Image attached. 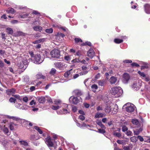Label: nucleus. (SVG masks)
<instances>
[{
  "label": "nucleus",
  "instance_id": "obj_1",
  "mask_svg": "<svg viewBox=\"0 0 150 150\" xmlns=\"http://www.w3.org/2000/svg\"><path fill=\"white\" fill-rule=\"evenodd\" d=\"M109 91L113 97L117 98L120 97L122 93V90L120 87H114L109 89Z\"/></svg>",
  "mask_w": 150,
  "mask_h": 150
},
{
  "label": "nucleus",
  "instance_id": "obj_2",
  "mask_svg": "<svg viewBox=\"0 0 150 150\" xmlns=\"http://www.w3.org/2000/svg\"><path fill=\"white\" fill-rule=\"evenodd\" d=\"M44 59L41 57L40 54H37L35 55L34 59H33V62L36 64H40L43 61Z\"/></svg>",
  "mask_w": 150,
  "mask_h": 150
},
{
  "label": "nucleus",
  "instance_id": "obj_3",
  "mask_svg": "<svg viewBox=\"0 0 150 150\" xmlns=\"http://www.w3.org/2000/svg\"><path fill=\"white\" fill-rule=\"evenodd\" d=\"M60 51L59 50L54 49L51 51L50 54L52 57L59 58L60 56Z\"/></svg>",
  "mask_w": 150,
  "mask_h": 150
},
{
  "label": "nucleus",
  "instance_id": "obj_4",
  "mask_svg": "<svg viewBox=\"0 0 150 150\" xmlns=\"http://www.w3.org/2000/svg\"><path fill=\"white\" fill-rule=\"evenodd\" d=\"M124 106H126V110L128 112H132L134 110V105L133 104L128 103L125 104Z\"/></svg>",
  "mask_w": 150,
  "mask_h": 150
},
{
  "label": "nucleus",
  "instance_id": "obj_5",
  "mask_svg": "<svg viewBox=\"0 0 150 150\" xmlns=\"http://www.w3.org/2000/svg\"><path fill=\"white\" fill-rule=\"evenodd\" d=\"M45 143L48 147H52L54 146V143L50 136H48L45 139Z\"/></svg>",
  "mask_w": 150,
  "mask_h": 150
},
{
  "label": "nucleus",
  "instance_id": "obj_6",
  "mask_svg": "<svg viewBox=\"0 0 150 150\" xmlns=\"http://www.w3.org/2000/svg\"><path fill=\"white\" fill-rule=\"evenodd\" d=\"M69 100L70 101H71L73 104H76L79 101H82V99L81 97H80V99H79L77 97L72 96L70 98Z\"/></svg>",
  "mask_w": 150,
  "mask_h": 150
},
{
  "label": "nucleus",
  "instance_id": "obj_7",
  "mask_svg": "<svg viewBox=\"0 0 150 150\" xmlns=\"http://www.w3.org/2000/svg\"><path fill=\"white\" fill-rule=\"evenodd\" d=\"M55 67L56 68L59 69L61 70L64 69V64L61 62H56L54 64Z\"/></svg>",
  "mask_w": 150,
  "mask_h": 150
},
{
  "label": "nucleus",
  "instance_id": "obj_8",
  "mask_svg": "<svg viewBox=\"0 0 150 150\" xmlns=\"http://www.w3.org/2000/svg\"><path fill=\"white\" fill-rule=\"evenodd\" d=\"M145 12L147 14H150V5L146 4L144 5Z\"/></svg>",
  "mask_w": 150,
  "mask_h": 150
},
{
  "label": "nucleus",
  "instance_id": "obj_9",
  "mask_svg": "<svg viewBox=\"0 0 150 150\" xmlns=\"http://www.w3.org/2000/svg\"><path fill=\"white\" fill-rule=\"evenodd\" d=\"M87 55L90 58H92L94 55V52L93 49H90L87 52Z\"/></svg>",
  "mask_w": 150,
  "mask_h": 150
},
{
  "label": "nucleus",
  "instance_id": "obj_10",
  "mask_svg": "<svg viewBox=\"0 0 150 150\" xmlns=\"http://www.w3.org/2000/svg\"><path fill=\"white\" fill-rule=\"evenodd\" d=\"M16 90L14 88L8 89L6 90V93L8 95H13L15 93Z\"/></svg>",
  "mask_w": 150,
  "mask_h": 150
},
{
  "label": "nucleus",
  "instance_id": "obj_11",
  "mask_svg": "<svg viewBox=\"0 0 150 150\" xmlns=\"http://www.w3.org/2000/svg\"><path fill=\"white\" fill-rule=\"evenodd\" d=\"M88 73V71H85L83 72H81L79 74H75L73 76L72 79H75L78 77L79 76L84 75Z\"/></svg>",
  "mask_w": 150,
  "mask_h": 150
},
{
  "label": "nucleus",
  "instance_id": "obj_12",
  "mask_svg": "<svg viewBox=\"0 0 150 150\" xmlns=\"http://www.w3.org/2000/svg\"><path fill=\"white\" fill-rule=\"evenodd\" d=\"M130 79V76L127 73H125L123 74V80L126 82H127Z\"/></svg>",
  "mask_w": 150,
  "mask_h": 150
},
{
  "label": "nucleus",
  "instance_id": "obj_13",
  "mask_svg": "<svg viewBox=\"0 0 150 150\" xmlns=\"http://www.w3.org/2000/svg\"><path fill=\"white\" fill-rule=\"evenodd\" d=\"M74 92L75 94L78 96H81L82 95V93L81 91L79 90L76 89L74 91Z\"/></svg>",
  "mask_w": 150,
  "mask_h": 150
},
{
  "label": "nucleus",
  "instance_id": "obj_14",
  "mask_svg": "<svg viewBox=\"0 0 150 150\" xmlns=\"http://www.w3.org/2000/svg\"><path fill=\"white\" fill-rule=\"evenodd\" d=\"M6 32L8 34L12 35L13 33V31L12 28L8 27L6 28Z\"/></svg>",
  "mask_w": 150,
  "mask_h": 150
},
{
  "label": "nucleus",
  "instance_id": "obj_15",
  "mask_svg": "<svg viewBox=\"0 0 150 150\" xmlns=\"http://www.w3.org/2000/svg\"><path fill=\"white\" fill-rule=\"evenodd\" d=\"M38 100L40 103H44L45 100V98L44 97L41 96L38 98Z\"/></svg>",
  "mask_w": 150,
  "mask_h": 150
},
{
  "label": "nucleus",
  "instance_id": "obj_16",
  "mask_svg": "<svg viewBox=\"0 0 150 150\" xmlns=\"http://www.w3.org/2000/svg\"><path fill=\"white\" fill-rule=\"evenodd\" d=\"M57 72L56 70L54 68H52L49 72V74L51 76H54Z\"/></svg>",
  "mask_w": 150,
  "mask_h": 150
},
{
  "label": "nucleus",
  "instance_id": "obj_17",
  "mask_svg": "<svg viewBox=\"0 0 150 150\" xmlns=\"http://www.w3.org/2000/svg\"><path fill=\"white\" fill-rule=\"evenodd\" d=\"M110 82L111 84L115 83L116 82L117 79L116 78L114 77H111L110 79Z\"/></svg>",
  "mask_w": 150,
  "mask_h": 150
},
{
  "label": "nucleus",
  "instance_id": "obj_18",
  "mask_svg": "<svg viewBox=\"0 0 150 150\" xmlns=\"http://www.w3.org/2000/svg\"><path fill=\"white\" fill-rule=\"evenodd\" d=\"M36 78L37 79H44L45 78V76L43 75L42 74L39 73L36 75Z\"/></svg>",
  "mask_w": 150,
  "mask_h": 150
},
{
  "label": "nucleus",
  "instance_id": "obj_19",
  "mask_svg": "<svg viewBox=\"0 0 150 150\" xmlns=\"http://www.w3.org/2000/svg\"><path fill=\"white\" fill-rule=\"evenodd\" d=\"M45 40V38L40 39L33 42L32 43L34 44H38L40 43L44 42Z\"/></svg>",
  "mask_w": 150,
  "mask_h": 150
},
{
  "label": "nucleus",
  "instance_id": "obj_20",
  "mask_svg": "<svg viewBox=\"0 0 150 150\" xmlns=\"http://www.w3.org/2000/svg\"><path fill=\"white\" fill-rule=\"evenodd\" d=\"M1 129L6 134H7L8 133V128L5 127V125H4L3 127H2V128H1Z\"/></svg>",
  "mask_w": 150,
  "mask_h": 150
},
{
  "label": "nucleus",
  "instance_id": "obj_21",
  "mask_svg": "<svg viewBox=\"0 0 150 150\" xmlns=\"http://www.w3.org/2000/svg\"><path fill=\"white\" fill-rule=\"evenodd\" d=\"M39 139V137L36 136L35 135H32L30 136V139L32 141L36 140Z\"/></svg>",
  "mask_w": 150,
  "mask_h": 150
},
{
  "label": "nucleus",
  "instance_id": "obj_22",
  "mask_svg": "<svg viewBox=\"0 0 150 150\" xmlns=\"http://www.w3.org/2000/svg\"><path fill=\"white\" fill-rule=\"evenodd\" d=\"M33 128L38 131L40 134H42L43 132L39 127L37 126H35Z\"/></svg>",
  "mask_w": 150,
  "mask_h": 150
},
{
  "label": "nucleus",
  "instance_id": "obj_23",
  "mask_svg": "<svg viewBox=\"0 0 150 150\" xmlns=\"http://www.w3.org/2000/svg\"><path fill=\"white\" fill-rule=\"evenodd\" d=\"M123 40L122 39H121L119 38H115L114 39V42L116 44H120L122 43Z\"/></svg>",
  "mask_w": 150,
  "mask_h": 150
},
{
  "label": "nucleus",
  "instance_id": "obj_24",
  "mask_svg": "<svg viewBox=\"0 0 150 150\" xmlns=\"http://www.w3.org/2000/svg\"><path fill=\"white\" fill-rule=\"evenodd\" d=\"M127 141L126 140H117V142L120 144H126Z\"/></svg>",
  "mask_w": 150,
  "mask_h": 150
},
{
  "label": "nucleus",
  "instance_id": "obj_25",
  "mask_svg": "<svg viewBox=\"0 0 150 150\" xmlns=\"http://www.w3.org/2000/svg\"><path fill=\"white\" fill-rule=\"evenodd\" d=\"M33 29L35 31H41L42 30V28L40 26H35L33 27Z\"/></svg>",
  "mask_w": 150,
  "mask_h": 150
},
{
  "label": "nucleus",
  "instance_id": "obj_26",
  "mask_svg": "<svg viewBox=\"0 0 150 150\" xmlns=\"http://www.w3.org/2000/svg\"><path fill=\"white\" fill-rule=\"evenodd\" d=\"M65 35L59 32H58L57 33L56 35L57 38L58 39V38H63L64 36Z\"/></svg>",
  "mask_w": 150,
  "mask_h": 150
},
{
  "label": "nucleus",
  "instance_id": "obj_27",
  "mask_svg": "<svg viewBox=\"0 0 150 150\" xmlns=\"http://www.w3.org/2000/svg\"><path fill=\"white\" fill-rule=\"evenodd\" d=\"M19 142L21 144L23 145L24 146H28V143L26 141H19Z\"/></svg>",
  "mask_w": 150,
  "mask_h": 150
},
{
  "label": "nucleus",
  "instance_id": "obj_28",
  "mask_svg": "<svg viewBox=\"0 0 150 150\" xmlns=\"http://www.w3.org/2000/svg\"><path fill=\"white\" fill-rule=\"evenodd\" d=\"M16 11L12 8H9V9L6 11V12L7 13H14Z\"/></svg>",
  "mask_w": 150,
  "mask_h": 150
},
{
  "label": "nucleus",
  "instance_id": "obj_29",
  "mask_svg": "<svg viewBox=\"0 0 150 150\" xmlns=\"http://www.w3.org/2000/svg\"><path fill=\"white\" fill-rule=\"evenodd\" d=\"M16 33L18 36H25L26 35L25 33L20 31H17Z\"/></svg>",
  "mask_w": 150,
  "mask_h": 150
},
{
  "label": "nucleus",
  "instance_id": "obj_30",
  "mask_svg": "<svg viewBox=\"0 0 150 150\" xmlns=\"http://www.w3.org/2000/svg\"><path fill=\"white\" fill-rule=\"evenodd\" d=\"M76 55L79 56V58H82L83 56L82 52L80 50H78L76 52Z\"/></svg>",
  "mask_w": 150,
  "mask_h": 150
},
{
  "label": "nucleus",
  "instance_id": "obj_31",
  "mask_svg": "<svg viewBox=\"0 0 150 150\" xmlns=\"http://www.w3.org/2000/svg\"><path fill=\"white\" fill-rule=\"evenodd\" d=\"M72 71V70H70L69 71H67L66 72H65L64 74V77L66 78H67L68 76H69L71 74V71Z\"/></svg>",
  "mask_w": 150,
  "mask_h": 150
},
{
  "label": "nucleus",
  "instance_id": "obj_32",
  "mask_svg": "<svg viewBox=\"0 0 150 150\" xmlns=\"http://www.w3.org/2000/svg\"><path fill=\"white\" fill-rule=\"evenodd\" d=\"M105 111L106 112H108V113H110L111 111V108L110 106L107 105L106 108H105Z\"/></svg>",
  "mask_w": 150,
  "mask_h": 150
},
{
  "label": "nucleus",
  "instance_id": "obj_33",
  "mask_svg": "<svg viewBox=\"0 0 150 150\" xmlns=\"http://www.w3.org/2000/svg\"><path fill=\"white\" fill-rule=\"evenodd\" d=\"M131 141L134 143L136 142L138 139H137V137L133 136L130 138Z\"/></svg>",
  "mask_w": 150,
  "mask_h": 150
},
{
  "label": "nucleus",
  "instance_id": "obj_34",
  "mask_svg": "<svg viewBox=\"0 0 150 150\" xmlns=\"http://www.w3.org/2000/svg\"><path fill=\"white\" fill-rule=\"evenodd\" d=\"M97 124L100 127L103 129H105V126L100 121H98L97 122Z\"/></svg>",
  "mask_w": 150,
  "mask_h": 150
},
{
  "label": "nucleus",
  "instance_id": "obj_35",
  "mask_svg": "<svg viewBox=\"0 0 150 150\" xmlns=\"http://www.w3.org/2000/svg\"><path fill=\"white\" fill-rule=\"evenodd\" d=\"M132 122L134 125H137L139 123V121L137 119H133L132 120Z\"/></svg>",
  "mask_w": 150,
  "mask_h": 150
},
{
  "label": "nucleus",
  "instance_id": "obj_36",
  "mask_svg": "<svg viewBox=\"0 0 150 150\" xmlns=\"http://www.w3.org/2000/svg\"><path fill=\"white\" fill-rule=\"evenodd\" d=\"M61 107L58 105L54 106L52 105L51 107V108L54 110H57L59 109Z\"/></svg>",
  "mask_w": 150,
  "mask_h": 150
},
{
  "label": "nucleus",
  "instance_id": "obj_37",
  "mask_svg": "<svg viewBox=\"0 0 150 150\" xmlns=\"http://www.w3.org/2000/svg\"><path fill=\"white\" fill-rule=\"evenodd\" d=\"M74 40L75 42L77 44L79 42H83L82 40L79 38H75L74 39Z\"/></svg>",
  "mask_w": 150,
  "mask_h": 150
},
{
  "label": "nucleus",
  "instance_id": "obj_38",
  "mask_svg": "<svg viewBox=\"0 0 150 150\" xmlns=\"http://www.w3.org/2000/svg\"><path fill=\"white\" fill-rule=\"evenodd\" d=\"M103 114L102 113H97L95 115V117L99 118L100 117H103Z\"/></svg>",
  "mask_w": 150,
  "mask_h": 150
},
{
  "label": "nucleus",
  "instance_id": "obj_39",
  "mask_svg": "<svg viewBox=\"0 0 150 150\" xmlns=\"http://www.w3.org/2000/svg\"><path fill=\"white\" fill-rule=\"evenodd\" d=\"M87 45H88L89 46H91V42H90L87 41L85 43H84L81 44V45L82 46H84Z\"/></svg>",
  "mask_w": 150,
  "mask_h": 150
},
{
  "label": "nucleus",
  "instance_id": "obj_40",
  "mask_svg": "<svg viewBox=\"0 0 150 150\" xmlns=\"http://www.w3.org/2000/svg\"><path fill=\"white\" fill-rule=\"evenodd\" d=\"M45 32L48 33H52L53 32V29L52 28H50L46 29Z\"/></svg>",
  "mask_w": 150,
  "mask_h": 150
},
{
  "label": "nucleus",
  "instance_id": "obj_41",
  "mask_svg": "<svg viewBox=\"0 0 150 150\" xmlns=\"http://www.w3.org/2000/svg\"><path fill=\"white\" fill-rule=\"evenodd\" d=\"M54 102L55 105H57L60 104L61 103V101L60 100H56L54 101Z\"/></svg>",
  "mask_w": 150,
  "mask_h": 150
},
{
  "label": "nucleus",
  "instance_id": "obj_42",
  "mask_svg": "<svg viewBox=\"0 0 150 150\" xmlns=\"http://www.w3.org/2000/svg\"><path fill=\"white\" fill-rule=\"evenodd\" d=\"M105 129H98V132L102 133V134H104L105 132Z\"/></svg>",
  "mask_w": 150,
  "mask_h": 150
},
{
  "label": "nucleus",
  "instance_id": "obj_43",
  "mask_svg": "<svg viewBox=\"0 0 150 150\" xmlns=\"http://www.w3.org/2000/svg\"><path fill=\"white\" fill-rule=\"evenodd\" d=\"M80 58L79 57V58H76L74 59H73L72 60V62L74 63L75 62H80V60L79 59Z\"/></svg>",
  "mask_w": 150,
  "mask_h": 150
},
{
  "label": "nucleus",
  "instance_id": "obj_44",
  "mask_svg": "<svg viewBox=\"0 0 150 150\" xmlns=\"http://www.w3.org/2000/svg\"><path fill=\"white\" fill-rule=\"evenodd\" d=\"M98 84L99 86H103L104 85V81L103 80H99L98 81Z\"/></svg>",
  "mask_w": 150,
  "mask_h": 150
},
{
  "label": "nucleus",
  "instance_id": "obj_45",
  "mask_svg": "<svg viewBox=\"0 0 150 150\" xmlns=\"http://www.w3.org/2000/svg\"><path fill=\"white\" fill-rule=\"evenodd\" d=\"M12 96L14 97L15 98H17L19 100H21L22 99L18 95H13Z\"/></svg>",
  "mask_w": 150,
  "mask_h": 150
},
{
  "label": "nucleus",
  "instance_id": "obj_46",
  "mask_svg": "<svg viewBox=\"0 0 150 150\" xmlns=\"http://www.w3.org/2000/svg\"><path fill=\"white\" fill-rule=\"evenodd\" d=\"M122 130L123 132H125L128 130V128L125 125H123L122 126Z\"/></svg>",
  "mask_w": 150,
  "mask_h": 150
},
{
  "label": "nucleus",
  "instance_id": "obj_47",
  "mask_svg": "<svg viewBox=\"0 0 150 150\" xmlns=\"http://www.w3.org/2000/svg\"><path fill=\"white\" fill-rule=\"evenodd\" d=\"M64 58L65 60L67 61H69L71 59L70 56L69 55L65 56Z\"/></svg>",
  "mask_w": 150,
  "mask_h": 150
},
{
  "label": "nucleus",
  "instance_id": "obj_48",
  "mask_svg": "<svg viewBox=\"0 0 150 150\" xmlns=\"http://www.w3.org/2000/svg\"><path fill=\"white\" fill-rule=\"evenodd\" d=\"M28 15V14L27 13L25 14H21L20 15V17L21 18H25L27 17V16Z\"/></svg>",
  "mask_w": 150,
  "mask_h": 150
},
{
  "label": "nucleus",
  "instance_id": "obj_49",
  "mask_svg": "<svg viewBox=\"0 0 150 150\" xmlns=\"http://www.w3.org/2000/svg\"><path fill=\"white\" fill-rule=\"evenodd\" d=\"M16 99L14 98L11 97L9 99V101L10 103H15L16 101Z\"/></svg>",
  "mask_w": 150,
  "mask_h": 150
},
{
  "label": "nucleus",
  "instance_id": "obj_50",
  "mask_svg": "<svg viewBox=\"0 0 150 150\" xmlns=\"http://www.w3.org/2000/svg\"><path fill=\"white\" fill-rule=\"evenodd\" d=\"M125 134L127 136H131L132 134V132L130 130L127 131L125 133Z\"/></svg>",
  "mask_w": 150,
  "mask_h": 150
},
{
  "label": "nucleus",
  "instance_id": "obj_51",
  "mask_svg": "<svg viewBox=\"0 0 150 150\" xmlns=\"http://www.w3.org/2000/svg\"><path fill=\"white\" fill-rule=\"evenodd\" d=\"M131 65L132 67H139V65L138 64L135 62H133L131 64Z\"/></svg>",
  "mask_w": 150,
  "mask_h": 150
},
{
  "label": "nucleus",
  "instance_id": "obj_52",
  "mask_svg": "<svg viewBox=\"0 0 150 150\" xmlns=\"http://www.w3.org/2000/svg\"><path fill=\"white\" fill-rule=\"evenodd\" d=\"M91 88L93 89L96 90L98 89V86L97 85L94 84L91 86Z\"/></svg>",
  "mask_w": 150,
  "mask_h": 150
},
{
  "label": "nucleus",
  "instance_id": "obj_53",
  "mask_svg": "<svg viewBox=\"0 0 150 150\" xmlns=\"http://www.w3.org/2000/svg\"><path fill=\"white\" fill-rule=\"evenodd\" d=\"M138 73L141 76L143 77H145V75L144 72H141L140 71H139Z\"/></svg>",
  "mask_w": 150,
  "mask_h": 150
},
{
  "label": "nucleus",
  "instance_id": "obj_54",
  "mask_svg": "<svg viewBox=\"0 0 150 150\" xmlns=\"http://www.w3.org/2000/svg\"><path fill=\"white\" fill-rule=\"evenodd\" d=\"M137 139H139L140 141L141 142H143L144 141V139L143 137L141 136L138 135L137 137Z\"/></svg>",
  "mask_w": 150,
  "mask_h": 150
},
{
  "label": "nucleus",
  "instance_id": "obj_55",
  "mask_svg": "<svg viewBox=\"0 0 150 150\" xmlns=\"http://www.w3.org/2000/svg\"><path fill=\"white\" fill-rule=\"evenodd\" d=\"M114 135L116 136L119 138L121 136V134L120 133L118 132H116L114 134Z\"/></svg>",
  "mask_w": 150,
  "mask_h": 150
},
{
  "label": "nucleus",
  "instance_id": "obj_56",
  "mask_svg": "<svg viewBox=\"0 0 150 150\" xmlns=\"http://www.w3.org/2000/svg\"><path fill=\"white\" fill-rule=\"evenodd\" d=\"M137 84V83H133L132 85V88L134 89L137 90V87H136Z\"/></svg>",
  "mask_w": 150,
  "mask_h": 150
},
{
  "label": "nucleus",
  "instance_id": "obj_57",
  "mask_svg": "<svg viewBox=\"0 0 150 150\" xmlns=\"http://www.w3.org/2000/svg\"><path fill=\"white\" fill-rule=\"evenodd\" d=\"M123 62L125 63H132V61L131 60L129 59H127L123 61Z\"/></svg>",
  "mask_w": 150,
  "mask_h": 150
},
{
  "label": "nucleus",
  "instance_id": "obj_58",
  "mask_svg": "<svg viewBox=\"0 0 150 150\" xmlns=\"http://www.w3.org/2000/svg\"><path fill=\"white\" fill-rule=\"evenodd\" d=\"M79 118L82 121L84 120L85 119L84 116L82 115H80L79 117Z\"/></svg>",
  "mask_w": 150,
  "mask_h": 150
},
{
  "label": "nucleus",
  "instance_id": "obj_59",
  "mask_svg": "<svg viewBox=\"0 0 150 150\" xmlns=\"http://www.w3.org/2000/svg\"><path fill=\"white\" fill-rule=\"evenodd\" d=\"M130 146H124L123 147V148L124 150H130Z\"/></svg>",
  "mask_w": 150,
  "mask_h": 150
},
{
  "label": "nucleus",
  "instance_id": "obj_60",
  "mask_svg": "<svg viewBox=\"0 0 150 150\" xmlns=\"http://www.w3.org/2000/svg\"><path fill=\"white\" fill-rule=\"evenodd\" d=\"M23 100L24 102L27 103L28 101V98L27 96H25L23 98Z\"/></svg>",
  "mask_w": 150,
  "mask_h": 150
},
{
  "label": "nucleus",
  "instance_id": "obj_61",
  "mask_svg": "<svg viewBox=\"0 0 150 150\" xmlns=\"http://www.w3.org/2000/svg\"><path fill=\"white\" fill-rule=\"evenodd\" d=\"M9 127L10 129L11 130H14V127L13 124H11L10 125Z\"/></svg>",
  "mask_w": 150,
  "mask_h": 150
},
{
  "label": "nucleus",
  "instance_id": "obj_62",
  "mask_svg": "<svg viewBox=\"0 0 150 150\" xmlns=\"http://www.w3.org/2000/svg\"><path fill=\"white\" fill-rule=\"evenodd\" d=\"M18 22V21L17 20H13L11 21V23L12 24L17 23Z\"/></svg>",
  "mask_w": 150,
  "mask_h": 150
},
{
  "label": "nucleus",
  "instance_id": "obj_63",
  "mask_svg": "<svg viewBox=\"0 0 150 150\" xmlns=\"http://www.w3.org/2000/svg\"><path fill=\"white\" fill-rule=\"evenodd\" d=\"M1 38L2 39H4L5 40L6 39V38H5V34L4 33H1Z\"/></svg>",
  "mask_w": 150,
  "mask_h": 150
},
{
  "label": "nucleus",
  "instance_id": "obj_64",
  "mask_svg": "<svg viewBox=\"0 0 150 150\" xmlns=\"http://www.w3.org/2000/svg\"><path fill=\"white\" fill-rule=\"evenodd\" d=\"M96 110L98 111L102 110H103L102 107L100 106H98L96 108Z\"/></svg>",
  "mask_w": 150,
  "mask_h": 150
}]
</instances>
